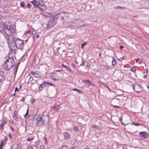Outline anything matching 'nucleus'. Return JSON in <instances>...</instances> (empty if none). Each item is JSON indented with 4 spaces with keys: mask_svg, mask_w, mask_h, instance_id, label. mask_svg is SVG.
Instances as JSON below:
<instances>
[{
    "mask_svg": "<svg viewBox=\"0 0 149 149\" xmlns=\"http://www.w3.org/2000/svg\"><path fill=\"white\" fill-rule=\"evenodd\" d=\"M124 59V57H123L122 58L118 59V60L120 61H122Z\"/></svg>",
    "mask_w": 149,
    "mask_h": 149,
    "instance_id": "72a5a7b5",
    "label": "nucleus"
},
{
    "mask_svg": "<svg viewBox=\"0 0 149 149\" xmlns=\"http://www.w3.org/2000/svg\"><path fill=\"white\" fill-rule=\"evenodd\" d=\"M94 149H98V148H94Z\"/></svg>",
    "mask_w": 149,
    "mask_h": 149,
    "instance_id": "69168bd1",
    "label": "nucleus"
},
{
    "mask_svg": "<svg viewBox=\"0 0 149 149\" xmlns=\"http://www.w3.org/2000/svg\"><path fill=\"white\" fill-rule=\"evenodd\" d=\"M15 28L11 27L10 26H8L6 24L3 23L0 24V31H2L6 33H13L15 31Z\"/></svg>",
    "mask_w": 149,
    "mask_h": 149,
    "instance_id": "7ed1b4c3",
    "label": "nucleus"
},
{
    "mask_svg": "<svg viewBox=\"0 0 149 149\" xmlns=\"http://www.w3.org/2000/svg\"><path fill=\"white\" fill-rule=\"evenodd\" d=\"M43 88L42 87H41V86L40 85L39 87V91H41L42 89Z\"/></svg>",
    "mask_w": 149,
    "mask_h": 149,
    "instance_id": "79ce46f5",
    "label": "nucleus"
},
{
    "mask_svg": "<svg viewBox=\"0 0 149 149\" xmlns=\"http://www.w3.org/2000/svg\"><path fill=\"white\" fill-rule=\"evenodd\" d=\"M49 17L50 18L47 24V29H49L52 26H53L56 22V19L63 20L64 17L68 18L69 17V14L67 12H62L58 14H55L54 13H51L48 14Z\"/></svg>",
    "mask_w": 149,
    "mask_h": 149,
    "instance_id": "f257e3e1",
    "label": "nucleus"
},
{
    "mask_svg": "<svg viewBox=\"0 0 149 149\" xmlns=\"http://www.w3.org/2000/svg\"><path fill=\"white\" fill-rule=\"evenodd\" d=\"M44 146H41V147L40 148H41V149H44Z\"/></svg>",
    "mask_w": 149,
    "mask_h": 149,
    "instance_id": "5fc2aeb1",
    "label": "nucleus"
},
{
    "mask_svg": "<svg viewBox=\"0 0 149 149\" xmlns=\"http://www.w3.org/2000/svg\"><path fill=\"white\" fill-rule=\"evenodd\" d=\"M85 62L84 61H83L82 63L80 64L79 66H84L85 65Z\"/></svg>",
    "mask_w": 149,
    "mask_h": 149,
    "instance_id": "473e14b6",
    "label": "nucleus"
},
{
    "mask_svg": "<svg viewBox=\"0 0 149 149\" xmlns=\"http://www.w3.org/2000/svg\"><path fill=\"white\" fill-rule=\"evenodd\" d=\"M116 61L114 59H113L112 61V65L113 66H114L116 65Z\"/></svg>",
    "mask_w": 149,
    "mask_h": 149,
    "instance_id": "6ab92c4d",
    "label": "nucleus"
},
{
    "mask_svg": "<svg viewBox=\"0 0 149 149\" xmlns=\"http://www.w3.org/2000/svg\"><path fill=\"white\" fill-rule=\"evenodd\" d=\"M46 83L47 84L50 85L51 86H55L54 84H52V83H48V82H46Z\"/></svg>",
    "mask_w": 149,
    "mask_h": 149,
    "instance_id": "2f4dec72",
    "label": "nucleus"
},
{
    "mask_svg": "<svg viewBox=\"0 0 149 149\" xmlns=\"http://www.w3.org/2000/svg\"><path fill=\"white\" fill-rule=\"evenodd\" d=\"M73 129L74 130L76 131V132H77V131H78V127L77 126L75 127L74 126L73 127Z\"/></svg>",
    "mask_w": 149,
    "mask_h": 149,
    "instance_id": "5701e85b",
    "label": "nucleus"
},
{
    "mask_svg": "<svg viewBox=\"0 0 149 149\" xmlns=\"http://www.w3.org/2000/svg\"><path fill=\"white\" fill-rule=\"evenodd\" d=\"M87 44V42H84L82 43L81 45V48H83L85 46V45Z\"/></svg>",
    "mask_w": 149,
    "mask_h": 149,
    "instance_id": "393cba45",
    "label": "nucleus"
},
{
    "mask_svg": "<svg viewBox=\"0 0 149 149\" xmlns=\"http://www.w3.org/2000/svg\"><path fill=\"white\" fill-rule=\"evenodd\" d=\"M46 84V82L45 81H44V83L42 84H40V85L42 88L46 86V85L45 84Z\"/></svg>",
    "mask_w": 149,
    "mask_h": 149,
    "instance_id": "412c9836",
    "label": "nucleus"
},
{
    "mask_svg": "<svg viewBox=\"0 0 149 149\" xmlns=\"http://www.w3.org/2000/svg\"><path fill=\"white\" fill-rule=\"evenodd\" d=\"M33 138H28L27 139V140L28 141H30L32 140L33 139Z\"/></svg>",
    "mask_w": 149,
    "mask_h": 149,
    "instance_id": "7c9ffc66",
    "label": "nucleus"
},
{
    "mask_svg": "<svg viewBox=\"0 0 149 149\" xmlns=\"http://www.w3.org/2000/svg\"><path fill=\"white\" fill-rule=\"evenodd\" d=\"M85 149H89V148H85Z\"/></svg>",
    "mask_w": 149,
    "mask_h": 149,
    "instance_id": "e2e57ef3",
    "label": "nucleus"
},
{
    "mask_svg": "<svg viewBox=\"0 0 149 149\" xmlns=\"http://www.w3.org/2000/svg\"><path fill=\"white\" fill-rule=\"evenodd\" d=\"M22 85L21 84L19 85V89H21L22 88Z\"/></svg>",
    "mask_w": 149,
    "mask_h": 149,
    "instance_id": "6e6d98bb",
    "label": "nucleus"
},
{
    "mask_svg": "<svg viewBox=\"0 0 149 149\" xmlns=\"http://www.w3.org/2000/svg\"><path fill=\"white\" fill-rule=\"evenodd\" d=\"M8 136L10 137V139H11L12 138V136H11V135L10 133H9L8 134Z\"/></svg>",
    "mask_w": 149,
    "mask_h": 149,
    "instance_id": "37998d69",
    "label": "nucleus"
},
{
    "mask_svg": "<svg viewBox=\"0 0 149 149\" xmlns=\"http://www.w3.org/2000/svg\"><path fill=\"white\" fill-rule=\"evenodd\" d=\"M62 67H65L67 69H68V67H67V66H66L65 65H64L63 64H62Z\"/></svg>",
    "mask_w": 149,
    "mask_h": 149,
    "instance_id": "ea45409f",
    "label": "nucleus"
},
{
    "mask_svg": "<svg viewBox=\"0 0 149 149\" xmlns=\"http://www.w3.org/2000/svg\"><path fill=\"white\" fill-rule=\"evenodd\" d=\"M20 64L19 63H18L17 65H16L15 66V70H16L15 72H17V70L18 69V65Z\"/></svg>",
    "mask_w": 149,
    "mask_h": 149,
    "instance_id": "4be33fe9",
    "label": "nucleus"
},
{
    "mask_svg": "<svg viewBox=\"0 0 149 149\" xmlns=\"http://www.w3.org/2000/svg\"><path fill=\"white\" fill-rule=\"evenodd\" d=\"M72 90L73 91H77L79 93H80L81 92V91H80L76 88H74Z\"/></svg>",
    "mask_w": 149,
    "mask_h": 149,
    "instance_id": "c85d7f7f",
    "label": "nucleus"
},
{
    "mask_svg": "<svg viewBox=\"0 0 149 149\" xmlns=\"http://www.w3.org/2000/svg\"><path fill=\"white\" fill-rule=\"evenodd\" d=\"M15 93H14L13 94H12V95H14V96H15Z\"/></svg>",
    "mask_w": 149,
    "mask_h": 149,
    "instance_id": "680f3d73",
    "label": "nucleus"
},
{
    "mask_svg": "<svg viewBox=\"0 0 149 149\" xmlns=\"http://www.w3.org/2000/svg\"><path fill=\"white\" fill-rule=\"evenodd\" d=\"M28 109H27V111H26V114H25V115H24V118H25V117H26V115H27V114H28Z\"/></svg>",
    "mask_w": 149,
    "mask_h": 149,
    "instance_id": "58836bf2",
    "label": "nucleus"
},
{
    "mask_svg": "<svg viewBox=\"0 0 149 149\" xmlns=\"http://www.w3.org/2000/svg\"><path fill=\"white\" fill-rule=\"evenodd\" d=\"M83 82L86 83H90V81L88 80H83Z\"/></svg>",
    "mask_w": 149,
    "mask_h": 149,
    "instance_id": "cd10ccee",
    "label": "nucleus"
},
{
    "mask_svg": "<svg viewBox=\"0 0 149 149\" xmlns=\"http://www.w3.org/2000/svg\"><path fill=\"white\" fill-rule=\"evenodd\" d=\"M72 66L74 68H75L76 67V66L75 65V64L73 63L72 64Z\"/></svg>",
    "mask_w": 149,
    "mask_h": 149,
    "instance_id": "49530a36",
    "label": "nucleus"
},
{
    "mask_svg": "<svg viewBox=\"0 0 149 149\" xmlns=\"http://www.w3.org/2000/svg\"><path fill=\"white\" fill-rule=\"evenodd\" d=\"M7 139H8L7 138L5 137H4V139L3 140L1 141V143H2L3 144H5L6 143L7 141Z\"/></svg>",
    "mask_w": 149,
    "mask_h": 149,
    "instance_id": "dca6fc26",
    "label": "nucleus"
},
{
    "mask_svg": "<svg viewBox=\"0 0 149 149\" xmlns=\"http://www.w3.org/2000/svg\"><path fill=\"white\" fill-rule=\"evenodd\" d=\"M31 3L33 5L34 8H38L42 9L39 7V5H40L42 6H44V3L42 0H34L32 1Z\"/></svg>",
    "mask_w": 149,
    "mask_h": 149,
    "instance_id": "39448f33",
    "label": "nucleus"
},
{
    "mask_svg": "<svg viewBox=\"0 0 149 149\" xmlns=\"http://www.w3.org/2000/svg\"><path fill=\"white\" fill-rule=\"evenodd\" d=\"M139 58H138L137 59H135V60L136 61V63L137 62V61H138L139 60Z\"/></svg>",
    "mask_w": 149,
    "mask_h": 149,
    "instance_id": "4d7b16f0",
    "label": "nucleus"
},
{
    "mask_svg": "<svg viewBox=\"0 0 149 149\" xmlns=\"http://www.w3.org/2000/svg\"><path fill=\"white\" fill-rule=\"evenodd\" d=\"M63 134L64 136L65 139L66 140H67L70 138V136L68 132H64Z\"/></svg>",
    "mask_w": 149,
    "mask_h": 149,
    "instance_id": "ddd939ff",
    "label": "nucleus"
},
{
    "mask_svg": "<svg viewBox=\"0 0 149 149\" xmlns=\"http://www.w3.org/2000/svg\"><path fill=\"white\" fill-rule=\"evenodd\" d=\"M92 127L93 128H95L96 129H97V127L96 125H92Z\"/></svg>",
    "mask_w": 149,
    "mask_h": 149,
    "instance_id": "f704fd0d",
    "label": "nucleus"
},
{
    "mask_svg": "<svg viewBox=\"0 0 149 149\" xmlns=\"http://www.w3.org/2000/svg\"><path fill=\"white\" fill-rule=\"evenodd\" d=\"M130 70L131 71L133 72H134L136 71V68L134 67H131L130 68Z\"/></svg>",
    "mask_w": 149,
    "mask_h": 149,
    "instance_id": "aec40b11",
    "label": "nucleus"
},
{
    "mask_svg": "<svg viewBox=\"0 0 149 149\" xmlns=\"http://www.w3.org/2000/svg\"><path fill=\"white\" fill-rule=\"evenodd\" d=\"M17 117H18L17 116H15V120H17Z\"/></svg>",
    "mask_w": 149,
    "mask_h": 149,
    "instance_id": "3c124183",
    "label": "nucleus"
},
{
    "mask_svg": "<svg viewBox=\"0 0 149 149\" xmlns=\"http://www.w3.org/2000/svg\"><path fill=\"white\" fill-rule=\"evenodd\" d=\"M20 6H21L24 8V3L23 2H21L20 3Z\"/></svg>",
    "mask_w": 149,
    "mask_h": 149,
    "instance_id": "bb28decb",
    "label": "nucleus"
},
{
    "mask_svg": "<svg viewBox=\"0 0 149 149\" xmlns=\"http://www.w3.org/2000/svg\"><path fill=\"white\" fill-rule=\"evenodd\" d=\"M33 78L32 77H30L28 81V82L29 83H30L31 82L33 81Z\"/></svg>",
    "mask_w": 149,
    "mask_h": 149,
    "instance_id": "a211bd4d",
    "label": "nucleus"
},
{
    "mask_svg": "<svg viewBox=\"0 0 149 149\" xmlns=\"http://www.w3.org/2000/svg\"><path fill=\"white\" fill-rule=\"evenodd\" d=\"M16 48L20 50H22L23 47L24 45V41L19 39H17L15 40V42Z\"/></svg>",
    "mask_w": 149,
    "mask_h": 149,
    "instance_id": "423d86ee",
    "label": "nucleus"
},
{
    "mask_svg": "<svg viewBox=\"0 0 149 149\" xmlns=\"http://www.w3.org/2000/svg\"><path fill=\"white\" fill-rule=\"evenodd\" d=\"M143 72L145 74L143 78H145L146 77L147 74L145 72Z\"/></svg>",
    "mask_w": 149,
    "mask_h": 149,
    "instance_id": "e433bc0d",
    "label": "nucleus"
},
{
    "mask_svg": "<svg viewBox=\"0 0 149 149\" xmlns=\"http://www.w3.org/2000/svg\"><path fill=\"white\" fill-rule=\"evenodd\" d=\"M23 100H24V99H22L21 100V101H23Z\"/></svg>",
    "mask_w": 149,
    "mask_h": 149,
    "instance_id": "774afa93",
    "label": "nucleus"
},
{
    "mask_svg": "<svg viewBox=\"0 0 149 149\" xmlns=\"http://www.w3.org/2000/svg\"><path fill=\"white\" fill-rule=\"evenodd\" d=\"M139 134L140 137H145L146 138H148V135L145 132H141L139 133Z\"/></svg>",
    "mask_w": 149,
    "mask_h": 149,
    "instance_id": "f8f14e48",
    "label": "nucleus"
},
{
    "mask_svg": "<svg viewBox=\"0 0 149 149\" xmlns=\"http://www.w3.org/2000/svg\"><path fill=\"white\" fill-rule=\"evenodd\" d=\"M119 120L120 121V122H121L122 121V117H120L119 118Z\"/></svg>",
    "mask_w": 149,
    "mask_h": 149,
    "instance_id": "de8ad7c7",
    "label": "nucleus"
},
{
    "mask_svg": "<svg viewBox=\"0 0 149 149\" xmlns=\"http://www.w3.org/2000/svg\"><path fill=\"white\" fill-rule=\"evenodd\" d=\"M118 9H124L125 8V7H122L121 6H117L116 7Z\"/></svg>",
    "mask_w": 149,
    "mask_h": 149,
    "instance_id": "c756f323",
    "label": "nucleus"
},
{
    "mask_svg": "<svg viewBox=\"0 0 149 149\" xmlns=\"http://www.w3.org/2000/svg\"><path fill=\"white\" fill-rule=\"evenodd\" d=\"M27 6L28 8H30L31 7V5L30 3H28L27 4Z\"/></svg>",
    "mask_w": 149,
    "mask_h": 149,
    "instance_id": "c9c22d12",
    "label": "nucleus"
},
{
    "mask_svg": "<svg viewBox=\"0 0 149 149\" xmlns=\"http://www.w3.org/2000/svg\"><path fill=\"white\" fill-rule=\"evenodd\" d=\"M31 73L36 78L40 77L41 76L40 73L39 71L31 72Z\"/></svg>",
    "mask_w": 149,
    "mask_h": 149,
    "instance_id": "9b49d317",
    "label": "nucleus"
},
{
    "mask_svg": "<svg viewBox=\"0 0 149 149\" xmlns=\"http://www.w3.org/2000/svg\"><path fill=\"white\" fill-rule=\"evenodd\" d=\"M55 111H58L60 109L59 106H58L57 107L54 106L52 107Z\"/></svg>",
    "mask_w": 149,
    "mask_h": 149,
    "instance_id": "2eb2a0df",
    "label": "nucleus"
},
{
    "mask_svg": "<svg viewBox=\"0 0 149 149\" xmlns=\"http://www.w3.org/2000/svg\"><path fill=\"white\" fill-rule=\"evenodd\" d=\"M60 149H68L67 146L66 145H63Z\"/></svg>",
    "mask_w": 149,
    "mask_h": 149,
    "instance_id": "f3484780",
    "label": "nucleus"
},
{
    "mask_svg": "<svg viewBox=\"0 0 149 149\" xmlns=\"http://www.w3.org/2000/svg\"><path fill=\"white\" fill-rule=\"evenodd\" d=\"M6 123V121L4 120L0 126V129L2 130L3 129V126Z\"/></svg>",
    "mask_w": 149,
    "mask_h": 149,
    "instance_id": "4468645a",
    "label": "nucleus"
},
{
    "mask_svg": "<svg viewBox=\"0 0 149 149\" xmlns=\"http://www.w3.org/2000/svg\"><path fill=\"white\" fill-rule=\"evenodd\" d=\"M10 127L11 130H12L13 131L15 130L14 129L13 127H12L11 126H10Z\"/></svg>",
    "mask_w": 149,
    "mask_h": 149,
    "instance_id": "a18cd8bd",
    "label": "nucleus"
},
{
    "mask_svg": "<svg viewBox=\"0 0 149 149\" xmlns=\"http://www.w3.org/2000/svg\"><path fill=\"white\" fill-rule=\"evenodd\" d=\"M124 47L123 46H120V49H122Z\"/></svg>",
    "mask_w": 149,
    "mask_h": 149,
    "instance_id": "8fccbe9b",
    "label": "nucleus"
},
{
    "mask_svg": "<svg viewBox=\"0 0 149 149\" xmlns=\"http://www.w3.org/2000/svg\"><path fill=\"white\" fill-rule=\"evenodd\" d=\"M7 102V101L6 100H4L3 102V103L2 104V105H3L4 104H6Z\"/></svg>",
    "mask_w": 149,
    "mask_h": 149,
    "instance_id": "4c0bfd02",
    "label": "nucleus"
},
{
    "mask_svg": "<svg viewBox=\"0 0 149 149\" xmlns=\"http://www.w3.org/2000/svg\"><path fill=\"white\" fill-rule=\"evenodd\" d=\"M4 145L3 143H1V142L0 145V147H2L3 145Z\"/></svg>",
    "mask_w": 149,
    "mask_h": 149,
    "instance_id": "603ef678",
    "label": "nucleus"
},
{
    "mask_svg": "<svg viewBox=\"0 0 149 149\" xmlns=\"http://www.w3.org/2000/svg\"><path fill=\"white\" fill-rule=\"evenodd\" d=\"M10 33H6L4 34V36L7 41H9L12 43H15V38L14 36L12 34L10 35Z\"/></svg>",
    "mask_w": 149,
    "mask_h": 149,
    "instance_id": "0eeeda50",
    "label": "nucleus"
},
{
    "mask_svg": "<svg viewBox=\"0 0 149 149\" xmlns=\"http://www.w3.org/2000/svg\"><path fill=\"white\" fill-rule=\"evenodd\" d=\"M132 124L136 126H139L141 125V124L139 123H135L134 122Z\"/></svg>",
    "mask_w": 149,
    "mask_h": 149,
    "instance_id": "b1692460",
    "label": "nucleus"
},
{
    "mask_svg": "<svg viewBox=\"0 0 149 149\" xmlns=\"http://www.w3.org/2000/svg\"><path fill=\"white\" fill-rule=\"evenodd\" d=\"M14 60L13 58H9L6 60L4 65V67L6 70H9L14 65Z\"/></svg>",
    "mask_w": 149,
    "mask_h": 149,
    "instance_id": "20e7f679",
    "label": "nucleus"
},
{
    "mask_svg": "<svg viewBox=\"0 0 149 149\" xmlns=\"http://www.w3.org/2000/svg\"><path fill=\"white\" fill-rule=\"evenodd\" d=\"M51 77H52V78L54 81L59 80V77L58 74L54 72L51 73Z\"/></svg>",
    "mask_w": 149,
    "mask_h": 149,
    "instance_id": "9d476101",
    "label": "nucleus"
},
{
    "mask_svg": "<svg viewBox=\"0 0 149 149\" xmlns=\"http://www.w3.org/2000/svg\"><path fill=\"white\" fill-rule=\"evenodd\" d=\"M134 91L136 93H139L142 92L143 89L138 84H135L133 87Z\"/></svg>",
    "mask_w": 149,
    "mask_h": 149,
    "instance_id": "6e6552de",
    "label": "nucleus"
},
{
    "mask_svg": "<svg viewBox=\"0 0 149 149\" xmlns=\"http://www.w3.org/2000/svg\"><path fill=\"white\" fill-rule=\"evenodd\" d=\"M113 106V107H115L119 108V106L114 105Z\"/></svg>",
    "mask_w": 149,
    "mask_h": 149,
    "instance_id": "864d4df0",
    "label": "nucleus"
},
{
    "mask_svg": "<svg viewBox=\"0 0 149 149\" xmlns=\"http://www.w3.org/2000/svg\"><path fill=\"white\" fill-rule=\"evenodd\" d=\"M74 148H75V147H73V148H72V149H75Z\"/></svg>",
    "mask_w": 149,
    "mask_h": 149,
    "instance_id": "0e129e2a",
    "label": "nucleus"
},
{
    "mask_svg": "<svg viewBox=\"0 0 149 149\" xmlns=\"http://www.w3.org/2000/svg\"><path fill=\"white\" fill-rule=\"evenodd\" d=\"M43 88L42 87H41V86L40 85L39 87V91H41L42 89Z\"/></svg>",
    "mask_w": 149,
    "mask_h": 149,
    "instance_id": "a19ab883",
    "label": "nucleus"
},
{
    "mask_svg": "<svg viewBox=\"0 0 149 149\" xmlns=\"http://www.w3.org/2000/svg\"><path fill=\"white\" fill-rule=\"evenodd\" d=\"M121 123L123 124V125H125V124L123 123V122H122V121H121V122H120Z\"/></svg>",
    "mask_w": 149,
    "mask_h": 149,
    "instance_id": "bf43d9fd",
    "label": "nucleus"
},
{
    "mask_svg": "<svg viewBox=\"0 0 149 149\" xmlns=\"http://www.w3.org/2000/svg\"><path fill=\"white\" fill-rule=\"evenodd\" d=\"M36 37L37 38H38L39 37V36L38 35H36Z\"/></svg>",
    "mask_w": 149,
    "mask_h": 149,
    "instance_id": "13d9d810",
    "label": "nucleus"
},
{
    "mask_svg": "<svg viewBox=\"0 0 149 149\" xmlns=\"http://www.w3.org/2000/svg\"><path fill=\"white\" fill-rule=\"evenodd\" d=\"M88 84L89 85L92 86L93 84L90 81V83H88Z\"/></svg>",
    "mask_w": 149,
    "mask_h": 149,
    "instance_id": "c03bdc74",
    "label": "nucleus"
},
{
    "mask_svg": "<svg viewBox=\"0 0 149 149\" xmlns=\"http://www.w3.org/2000/svg\"><path fill=\"white\" fill-rule=\"evenodd\" d=\"M147 87L148 88H149V86H148Z\"/></svg>",
    "mask_w": 149,
    "mask_h": 149,
    "instance_id": "338daca9",
    "label": "nucleus"
},
{
    "mask_svg": "<svg viewBox=\"0 0 149 149\" xmlns=\"http://www.w3.org/2000/svg\"><path fill=\"white\" fill-rule=\"evenodd\" d=\"M55 71H57V72H60L61 71V70H56Z\"/></svg>",
    "mask_w": 149,
    "mask_h": 149,
    "instance_id": "052dcab7",
    "label": "nucleus"
},
{
    "mask_svg": "<svg viewBox=\"0 0 149 149\" xmlns=\"http://www.w3.org/2000/svg\"><path fill=\"white\" fill-rule=\"evenodd\" d=\"M49 120V118L47 116H35L33 119L32 124L34 126H41L44 124L47 123Z\"/></svg>",
    "mask_w": 149,
    "mask_h": 149,
    "instance_id": "f03ea898",
    "label": "nucleus"
},
{
    "mask_svg": "<svg viewBox=\"0 0 149 149\" xmlns=\"http://www.w3.org/2000/svg\"><path fill=\"white\" fill-rule=\"evenodd\" d=\"M74 22L77 24L78 26L80 27H83L85 24L84 22V21H81L80 19H78L75 21Z\"/></svg>",
    "mask_w": 149,
    "mask_h": 149,
    "instance_id": "1a4fd4ad",
    "label": "nucleus"
},
{
    "mask_svg": "<svg viewBox=\"0 0 149 149\" xmlns=\"http://www.w3.org/2000/svg\"><path fill=\"white\" fill-rule=\"evenodd\" d=\"M18 91V88H16L15 89V91Z\"/></svg>",
    "mask_w": 149,
    "mask_h": 149,
    "instance_id": "09e8293b",
    "label": "nucleus"
},
{
    "mask_svg": "<svg viewBox=\"0 0 149 149\" xmlns=\"http://www.w3.org/2000/svg\"><path fill=\"white\" fill-rule=\"evenodd\" d=\"M38 149L37 147L36 146H33V147H30L29 148V149Z\"/></svg>",
    "mask_w": 149,
    "mask_h": 149,
    "instance_id": "a878e982",
    "label": "nucleus"
}]
</instances>
